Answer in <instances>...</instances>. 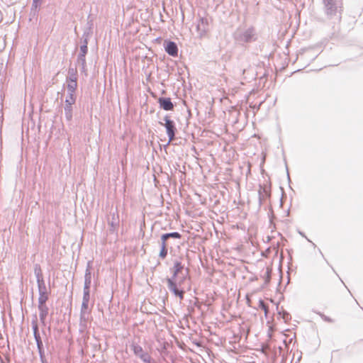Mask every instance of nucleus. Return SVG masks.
I'll list each match as a JSON object with an SVG mask.
<instances>
[{
	"label": "nucleus",
	"mask_w": 363,
	"mask_h": 363,
	"mask_svg": "<svg viewBox=\"0 0 363 363\" xmlns=\"http://www.w3.org/2000/svg\"><path fill=\"white\" fill-rule=\"evenodd\" d=\"M323 4L325 13L330 18L342 11V0H323Z\"/></svg>",
	"instance_id": "f257e3e1"
},
{
	"label": "nucleus",
	"mask_w": 363,
	"mask_h": 363,
	"mask_svg": "<svg viewBox=\"0 0 363 363\" xmlns=\"http://www.w3.org/2000/svg\"><path fill=\"white\" fill-rule=\"evenodd\" d=\"M255 30L250 28L244 31H237L235 35V40L239 43H249L255 40Z\"/></svg>",
	"instance_id": "f03ea898"
},
{
	"label": "nucleus",
	"mask_w": 363,
	"mask_h": 363,
	"mask_svg": "<svg viewBox=\"0 0 363 363\" xmlns=\"http://www.w3.org/2000/svg\"><path fill=\"white\" fill-rule=\"evenodd\" d=\"M164 123L160 122L161 125H164L166 129L167 135L169 138L168 144L173 141L175 138L177 128L174 122L170 119L169 116H165L164 118Z\"/></svg>",
	"instance_id": "7ed1b4c3"
},
{
	"label": "nucleus",
	"mask_w": 363,
	"mask_h": 363,
	"mask_svg": "<svg viewBox=\"0 0 363 363\" xmlns=\"http://www.w3.org/2000/svg\"><path fill=\"white\" fill-rule=\"evenodd\" d=\"M89 31H84L82 35V38H84V43L83 45L80 47V52L77 57V61L79 63L82 64V68L84 69L86 65V58L85 56L88 51V39L89 38Z\"/></svg>",
	"instance_id": "20e7f679"
},
{
	"label": "nucleus",
	"mask_w": 363,
	"mask_h": 363,
	"mask_svg": "<svg viewBox=\"0 0 363 363\" xmlns=\"http://www.w3.org/2000/svg\"><path fill=\"white\" fill-rule=\"evenodd\" d=\"M91 309L88 303H82L79 324L82 328H86L87 322L91 319Z\"/></svg>",
	"instance_id": "39448f33"
},
{
	"label": "nucleus",
	"mask_w": 363,
	"mask_h": 363,
	"mask_svg": "<svg viewBox=\"0 0 363 363\" xmlns=\"http://www.w3.org/2000/svg\"><path fill=\"white\" fill-rule=\"evenodd\" d=\"M167 282L169 290L176 296H179L180 299H183L184 291L183 290H179L178 288V286H180L181 282L177 284L176 281L173 279H167Z\"/></svg>",
	"instance_id": "423d86ee"
},
{
	"label": "nucleus",
	"mask_w": 363,
	"mask_h": 363,
	"mask_svg": "<svg viewBox=\"0 0 363 363\" xmlns=\"http://www.w3.org/2000/svg\"><path fill=\"white\" fill-rule=\"evenodd\" d=\"M196 30L200 38H203L208 30V20L207 18H199L196 24Z\"/></svg>",
	"instance_id": "0eeeda50"
},
{
	"label": "nucleus",
	"mask_w": 363,
	"mask_h": 363,
	"mask_svg": "<svg viewBox=\"0 0 363 363\" xmlns=\"http://www.w3.org/2000/svg\"><path fill=\"white\" fill-rule=\"evenodd\" d=\"M131 349L133 351V353L138 357L143 362H148L149 359H151V357L148 353L145 352L143 347L138 344L133 343L131 345Z\"/></svg>",
	"instance_id": "6e6552de"
},
{
	"label": "nucleus",
	"mask_w": 363,
	"mask_h": 363,
	"mask_svg": "<svg viewBox=\"0 0 363 363\" xmlns=\"http://www.w3.org/2000/svg\"><path fill=\"white\" fill-rule=\"evenodd\" d=\"M37 284L39 293L38 303H46L48 300V293L45 283V281H42Z\"/></svg>",
	"instance_id": "1a4fd4ad"
},
{
	"label": "nucleus",
	"mask_w": 363,
	"mask_h": 363,
	"mask_svg": "<svg viewBox=\"0 0 363 363\" xmlns=\"http://www.w3.org/2000/svg\"><path fill=\"white\" fill-rule=\"evenodd\" d=\"M270 196L269 191L267 186L259 185L258 190L259 206H261L267 199Z\"/></svg>",
	"instance_id": "9d476101"
},
{
	"label": "nucleus",
	"mask_w": 363,
	"mask_h": 363,
	"mask_svg": "<svg viewBox=\"0 0 363 363\" xmlns=\"http://www.w3.org/2000/svg\"><path fill=\"white\" fill-rule=\"evenodd\" d=\"M164 50L168 55L176 57L178 55V47L176 43L173 41H167L164 45Z\"/></svg>",
	"instance_id": "9b49d317"
},
{
	"label": "nucleus",
	"mask_w": 363,
	"mask_h": 363,
	"mask_svg": "<svg viewBox=\"0 0 363 363\" xmlns=\"http://www.w3.org/2000/svg\"><path fill=\"white\" fill-rule=\"evenodd\" d=\"M160 107L164 111H172L174 108V104L170 98L160 97L158 99Z\"/></svg>",
	"instance_id": "f8f14e48"
},
{
	"label": "nucleus",
	"mask_w": 363,
	"mask_h": 363,
	"mask_svg": "<svg viewBox=\"0 0 363 363\" xmlns=\"http://www.w3.org/2000/svg\"><path fill=\"white\" fill-rule=\"evenodd\" d=\"M39 310V317L40 322L43 325H45V319L48 314V307L46 306L45 303H38V306Z\"/></svg>",
	"instance_id": "ddd939ff"
},
{
	"label": "nucleus",
	"mask_w": 363,
	"mask_h": 363,
	"mask_svg": "<svg viewBox=\"0 0 363 363\" xmlns=\"http://www.w3.org/2000/svg\"><path fill=\"white\" fill-rule=\"evenodd\" d=\"M91 283V273L89 268L86 269L84 275V291H90V286Z\"/></svg>",
	"instance_id": "4468645a"
},
{
	"label": "nucleus",
	"mask_w": 363,
	"mask_h": 363,
	"mask_svg": "<svg viewBox=\"0 0 363 363\" xmlns=\"http://www.w3.org/2000/svg\"><path fill=\"white\" fill-rule=\"evenodd\" d=\"M111 216V220L108 222V224L111 226L110 230L114 231L119 224V219L117 213H112Z\"/></svg>",
	"instance_id": "2eb2a0df"
},
{
	"label": "nucleus",
	"mask_w": 363,
	"mask_h": 363,
	"mask_svg": "<svg viewBox=\"0 0 363 363\" xmlns=\"http://www.w3.org/2000/svg\"><path fill=\"white\" fill-rule=\"evenodd\" d=\"M34 274L36 277L37 283L45 281L43 279V276L42 273V270L40 266L38 264H35L34 267Z\"/></svg>",
	"instance_id": "dca6fc26"
},
{
	"label": "nucleus",
	"mask_w": 363,
	"mask_h": 363,
	"mask_svg": "<svg viewBox=\"0 0 363 363\" xmlns=\"http://www.w3.org/2000/svg\"><path fill=\"white\" fill-rule=\"evenodd\" d=\"M174 273L172 277L170 279H173L175 280L176 277H177L178 274L182 272V270L184 268V266L180 262H175L174 264Z\"/></svg>",
	"instance_id": "f3484780"
},
{
	"label": "nucleus",
	"mask_w": 363,
	"mask_h": 363,
	"mask_svg": "<svg viewBox=\"0 0 363 363\" xmlns=\"http://www.w3.org/2000/svg\"><path fill=\"white\" fill-rule=\"evenodd\" d=\"M69 76L67 78L68 82H76L77 80V71L74 68H69L68 69Z\"/></svg>",
	"instance_id": "a211bd4d"
},
{
	"label": "nucleus",
	"mask_w": 363,
	"mask_h": 363,
	"mask_svg": "<svg viewBox=\"0 0 363 363\" xmlns=\"http://www.w3.org/2000/svg\"><path fill=\"white\" fill-rule=\"evenodd\" d=\"M72 105H66L65 106V116L67 121H71L72 118Z\"/></svg>",
	"instance_id": "6ab92c4d"
},
{
	"label": "nucleus",
	"mask_w": 363,
	"mask_h": 363,
	"mask_svg": "<svg viewBox=\"0 0 363 363\" xmlns=\"http://www.w3.org/2000/svg\"><path fill=\"white\" fill-rule=\"evenodd\" d=\"M77 86V82H69L67 84V92L70 94H74Z\"/></svg>",
	"instance_id": "aec40b11"
},
{
	"label": "nucleus",
	"mask_w": 363,
	"mask_h": 363,
	"mask_svg": "<svg viewBox=\"0 0 363 363\" xmlns=\"http://www.w3.org/2000/svg\"><path fill=\"white\" fill-rule=\"evenodd\" d=\"M76 97L74 96V94H70L67 93L66 99H65V104L66 105H72L75 103Z\"/></svg>",
	"instance_id": "412c9836"
},
{
	"label": "nucleus",
	"mask_w": 363,
	"mask_h": 363,
	"mask_svg": "<svg viewBox=\"0 0 363 363\" xmlns=\"http://www.w3.org/2000/svg\"><path fill=\"white\" fill-rule=\"evenodd\" d=\"M271 272H272V269L270 268L267 267L266 272L262 275V277L264 279L265 284H267L270 281Z\"/></svg>",
	"instance_id": "4be33fe9"
},
{
	"label": "nucleus",
	"mask_w": 363,
	"mask_h": 363,
	"mask_svg": "<svg viewBox=\"0 0 363 363\" xmlns=\"http://www.w3.org/2000/svg\"><path fill=\"white\" fill-rule=\"evenodd\" d=\"M164 236L167 238H174V239H179L182 237V235L178 232H172V233H164Z\"/></svg>",
	"instance_id": "5701e85b"
},
{
	"label": "nucleus",
	"mask_w": 363,
	"mask_h": 363,
	"mask_svg": "<svg viewBox=\"0 0 363 363\" xmlns=\"http://www.w3.org/2000/svg\"><path fill=\"white\" fill-rule=\"evenodd\" d=\"M89 299H90V291H84L82 303H88L89 304Z\"/></svg>",
	"instance_id": "b1692460"
},
{
	"label": "nucleus",
	"mask_w": 363,
	"mask_h": 363,
	"mask_svg": "<svg viewBox=\"0 0 363 363\" xmlns=\"http://www.w3.org/2000/svg\"><path fill=\"white\" fill-rule=\"evenodd\" d=\"M34 338L36 342L38 350H40V349H42V347L43 346L40 335H38L36 337H34Z\"/></svg>",
	"instance_id": "393cba45"
},
{
	"label": "nucleus",
	"mask_w": 363,
	"mask_h": 363,
	"mask_svg": "<svg viewBox=\"0 0 363 363\" xmlns=\"http://www.w3.org/2000/svg\"><path fill=\"white\" fill-rule=\"evenodd\" d=\"M167 255V247H161L159 257L162 259H164Z\"/></svg>",
	"instance_id": "a878e982"
},
{
	"label": "nucleus",
	"mask_w": 363,
	"mask_h": 363,
	"mask_svg": "<svg viewBox=\"0 0 363 363\" xmlns=\"http://www.w3.org/2000/svg\"><path fill=\"white\" fill-rule=\"evenodd\" d=\"M32 328L33 330L34 337H36L38 335H40L38 333V326L36 323H34V322L32 323Z\"/></svg>",
	"instance_id": "bb28decb"
},
{
	"label": "nucleus",
	"mask_w": 363,
	"mask_h": 363,
	"mask_svg": "<svg viewBox=\"0 0 363 363\" xmlns=\"http://www.w3.org/2000/svg\"><path fill=\"white\" fill-rule=\"evenodd\" d=\"M40 5V0H33L32 11H37L38 8Z\"/></svg>",
	"instance_id": "cd10ccee"
},
{
	"label": "nucleus",
	"mask_w": 363,
	"mask_h": 363,
	"mask_svg": "<svg viewBox=\"0 0 363 363\" xmlns=\"http://www.w3.org/2000/svg\"><path fill=\"white\" fill-rule=\"evenodd\" d=\"M167 238L164 236V234L161 235V247H167Z\"/></svg>",
	"instance_id": "c85d7f7f"
},
{
	"label": "nucleus",
	"mask_w": 363,
	"mask_h": 363,
	"mask_svg": "<svg viewBox=\"0 0 363 363\" xmlns=\"http://www.w3.org/2000/svg\"><path fill=\"white\" fill-rule=\"evenodd\" d=\"M282 318L285 321H287L291 319V315L288 312L283 311Z\"/></svg>",
	"instance_id": "c756f323"
},
{
	"label": "nucleus",
	"mask_w": 363,
	"mask_h": 363,
	"mask_svg": "<svg viewBox=\"0 0 363 363\" xmlns=\"http://www.w3.org/2000/svg\"><path fill=\"white\" fill-rule=\"evenodd\" d=\"M321 318L325 320V321H327L328 323H331L332 322V319L323 314H321L320 315Z\"/></svg>",
	"instance_id": "7c9ffc66"
},
{
	"label": "nucleus",
	"mask_w": 363,
	"mask_h": 363,
	"mask_svg": "<svg viewBox=\"0 0 363 363\" xmlns=\"http://www.w3.org/2000/svg\"><path fill=\"white\" fill-rule=\"evenodd\" d=\"M300 234H301V235H302V236L305 237V238L307 239V240H308V242H311V243H312V245H313V246L314 247H315V243H313V242L312 241H311L308 238H306V237L303 233H300Z\"/></svg>",
	"instance_id": "2f4dec72"
},
{
	"label": "nucleus",
	"mask_w": 363,
	"mask_h": 363,
	"mask_svg": "<svg viewBox=\"0 0 363 363\" xmlns=\"http://www.w3.org/2000/svg\"><path fill=\"white\" fill-rule=\"evenodd\" d=\"M38 352H39V354H40V357L42 358L43 357V354L44 353L43 347H42V349H40V350H38Z\"/></svg>",
	"instance_id": "473e14b6"
},
{
	"label": "nucleus",
	"mask_w": 363,
	"mask_h": 363,
	"mask_svg": "<svg viewBox=\"0 0 363 363\" xmlns=\"http://www.w3.org/2000/svg\"><path fill=\"white\" fill-rule=\"evenodd\" d=\"M144 363H155L152 362V358L148 359V362H145Z\"/></svg>",
	"instance_id": "72a5a7b5"
},
{
	"label": "nucleus",
	"mask_w": 363,
	"mask_h": 363,
	"mask_svg": "<svg viewBox=\"0 0 363 363\" xmlns=\"http://www.w3.org/2000/svg\"><path fill=\"white\" fill-rule=\"evenodd\" d=\"M286 170H287V177H288L289 181H290L289 173L288 172V169L287 168H286Z\"/></svg>",
	"instance_id": "f704fd0d"
},
{
	"label": "nucleus",
	"mask_w": 363,
	"mask_h": 363,
	"mask_svg": "<svg viewBox=\"0 0 363 363\" xmlns=\"http://www.w3.org/2000/svg\"><path fill=\"white\" fill-rule=\"evenodd\" d=\"M245 69L242 70V74H244V73H245Z\"/></svg>",
	"instance_id": "c9c22d12"
},
{
	"label": "nucleus",
	"mask_w": 363,
	"mask_h": 363,
	"mask_svg": "<svg viewBox=\"0 0 363 363\" xmlns=\"http://www.w3.org/2000/svg\"><path fill=\"white\" fill-rule=\"evenodd\" d=\"M319 252L323 255L322 251H320V250H319Z\"/></svg>",
	"instance_id": "e433bc0d"
},
{
	"label": "nucleus",
	"mask_w": 363,
	"mask_h": 363,
	"mask_svg": "<svg viewBox=\"0 0 363 363\" xmlns=\"http://www.w3.org/2000/svg\"><path fill=\"white\" fill-rule=\"evenodd\" d=\"M263 308H264V310L266 311V306L264 305H263Z\"/></svg>",
	"instance_id": "4c0bfd02"
}]
</instances>
